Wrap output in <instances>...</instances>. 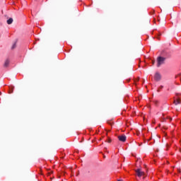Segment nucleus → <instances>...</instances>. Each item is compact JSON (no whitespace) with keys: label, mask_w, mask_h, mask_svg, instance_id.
<instances>
[{"label":"nucleus","mask_w":181,"mask_h":181,"mask_svg":"<svg viewBox=\"0 0 181 181\" xmlns=\"http://www.w3.org/2000/svg\"><path fill=\"white\" fill-rule=\"evenodd\" d=\"M8 88H9L8 93L12 94V93H13V90H15V86H9Z\"/></svg>","instance_id":"6"},{"label":"nucleus","mask_w":181,"mask_h":181,"mask_svg":"<svg viewBox=\"0 0 181 181\" xmlns=\"http://www.w3.org/2000/svg\"><path fill=\"white\" fill-rule=\"evenodd\" d=\"M162 88H163V86H160V88H159V89H158V91H159V90H162Z\"/></svg>","instance_id":"10"},{"label":"nucleus","mask_w":181,"mask_h":181,"mask_svg":"<svg viewBox=\"0 0 181 181\" xmlns=\"http://www.w3.org/2000/svg\"><path fill=\"white\" fill-rule=\"evenodd\" d=\"M9 66V59H6L4 63V67H8Z\"/></svg>","instance_id":"8"},{"label":"nucleus","mask_w":181,"mask_h":181,"mask_svg":"<svg viewBox=\"0 0 181 181\" xmlns=\"http://www.w3.org/2000/svg\"><path fill=\"white\" fill-rule=\"evenodd\" d=\"M139 81V78H138L137 79L134 80V83L136 86V83H138Z\"/></svg>","instance_id":"9"},{"label":"nucleus","mask_w":181,"mask_h":181,"mask_svg":"<svg viewBox=\"0 0 181 181\" xmlns=\"http://www.w3.org/2000/svg\"><path fill=\"white\" fill-rule=\"evenodd\" d=\"M173 103L175 104V105L181 104V99L180 98H179L178 95H177V98H174Z\"/></svg>","instance_id":"3"},{"label":"nucleus","mask_w":181,"mask_h":181,"mask_svg":"<svg viewBox=\"0 0 181 181\" xmlns=\"http://www.w3.org/2000/svg\"><path fill=\"white\" fill-rule=\"evenodd\" d=\"M168 57H169V54L166 52L163 51L161 56L157 58V67H160V66L165 63V60H166Z\"/></svg>","instance_id":"1"},{"label":"nucleus","mask_w":181,"mask_h":181,"mask_svg":"<svg viewBox=\"0 0 181 181\" xmlns=\"http://www.w3.org/2000/svg\"><path fill=\"white\" fill-rule=\"evenodd\" d=\"M13 22V19L12 18L7 20L8 25H11V23Z\"/></svg>","instance_id":"7"},{"label":"nucleus","mask_w":181,"mask_h":181,"mask_svg":"<svg viewBox=\"0 0 181 181\" xmlns=\"http://www.w3.org/2000/svg\"><path fill=\"white\" fill-rule=\"evenodd\" d=\"M118 139L119 141H120V142H125L127 141V136L125 135L119 136Z\"/></svg>","instance_id":"4"},{"label":"nucleus","mask_w":181,"mask_h":181,"mask_svg":"<svg viewBox=\"0 0 181 181\" xmlns=\"http://www.w3.org/2000/svg\"><path fill=\"white\" fill-rule=\"evenodd\" d=\"M155 63V62H153V64Z\"/></svg>","instance_id":"13"},{"label":"nucleus","mask_w":181,"mask_h":181,"mask_svg":"<svg viewBox=\"0 0 181 181\" xmlns=\"http://www.w3.org/2000/svg\"><path fill=\"white\" fill-rule=\"evenodd\" d=\"M135 172L138 177H142V176H145V172L142 171V170L140 168L135 170Z\"/></svg>","instance_id":"2"},{"label":"nucleus","mask_w":181,"mask_h":181,"mask_svg":"<svg viewBox=\"0 0 181 181\" xmlns=\"http://www.w3.org/2000/svg\"><path fill=\"white\" fill-rule=\"evenodd\" d=\"M15 46H16L15 44L12 46V49H15Z\"/></svg>","instance_id":"11"},{"label":"nucleus","mask_w":181,"mask_h":181,"mask_svg":"<svg viewBox=\"0 0 181 181\" xmlns=\"http://www.w3.org/2000/svg\"><path fill=\"white\" fill-rule=\"evenodd\" d=\"M161 76H160V74L159 73H156L155 76H154V80H156V81H159V80H160Z\"/></svg>","instance_id":"5"},{"label":"nucleus","mask_w":181,"mask_h":181,"mask_svg":"<svg viewBox=\"0 0 181 181\" xmlns=\"http://www.w3.org/2000/svg\"><path fill=\"white\" fill-rule=\"evenodd\" d=\"M109 142H111V140H109Z\"/></svg>","instance_id":"14"},{"label":"nucleus","mask_w":181,"mask_h":181,"mask_svg":"<svg viewBox=\"0 0 181 181\" xmlns=\"http://www.w3.org/2000/svg\"><path fill=\"white\" fill-rule=\"evenodd\" d=\"M103 158H105V156H103Z\"/></svg>","instance_id":"15"},{"label":"nucleus","mask_w":181,"mask_h":181,"mask_svg":"<svg viewBox=\"0 0 181 181\" xmlns=\"http://www.w3.org/2000/svg\"><path fill=\"white\" fill-rule=\"evenodd\" d=\"M117 181H122V180H117Z\"/></svg>","instance_id":"12"}]
</instances>
